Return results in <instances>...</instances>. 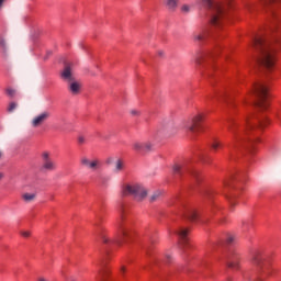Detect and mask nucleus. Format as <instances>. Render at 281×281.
Instances as JSON below:
<instances>
[{
    "label": "nucleus",
    "instance_id": "f257e3e1",
    "mask_svg": "<svg viewBox=\"0 0 281 281\" xmlns=\"http://www.w3.org/2000/svg\"><path fill=\"white\" fill-rule=\"evenodd\" d=\"M267 126V119L259 120L258 125L251 124V121L249 117L245 119V123L243 125L241 130H238V123L234 119L228 120L227 128L232 135H234V140L231 145V148L233 150H240L243 146H245V142H247V138L245 135H249L250 133H254L257 128H265Z\"/></svg>",
    "mask_w": 281,
    "mask_h": 281
},
{
    "label": "nucleus",
    "instance_id": "f03ea898",
    "mask_svg": "<svg viewBox=\"0 0 281 281\" xmlns=\"http://www.w3.org/2000/svg\"><path fill=\"white\" fill-rule=\"evenodd\" d=\"M252 47H256L259 52V57L257 59L259 67L267 69V71H271L273 65H276V57L273 54H276L278 48L273 44L265 41L262 36H255L252 38Z\"/></svg>",
    "mask_w": 281,
    "mask_h": 281
},
{
    "label": "nucleus",
    "instance_id": "7ed1b4c3",
    "mask_svg": "<svg viewBox=\"0 0 281 281\" xmlns=\"http://www.w3.org/2000/svg\"><path fill=\"white\" fill-rule=\"evenodd\" d=\"M248 12H257L260 8H265L273 19H279L281 14V0H258L247 4Z\"/></svg>",
    "mask_w": 281,
    "mask_h": 281
},
{
    "label": "nucleus",
    "instance_id": "20e7f679",
    "mask_svg": "<svg viewBox=\"0 0 281 281\" xmlns=\"http://www.w3.org/2000/svg\"><path fill=\"white\" fill-rule=\"evenodd\" d=\"M202 3L207 8L209 13L211 14L212 25H221L227 14L225 5L214 0H202Z\"/></svg>",
    "mask_w": 281,
    "mask_h": 281
},
{
    "label": "nucleus",
    "instance_id": "39448f33",
    "mask_svg": "<svg viewBox=\"0 0 281 281\" xmlns=\"http://www.w3.org/2000/svg\"><path fill=\"white\" fill-rule=\"evenodd\" d=\"M131 238H133L131 228H128V226L124 225L122 222L119 224V234L115 239L111 240L106 235L101 236V240L104 243V245H117L119 247L124 245V243H128Z\"/></svg>",
    "mask_w": 281,
    "mask_h": 281
},
{
    "label": "nucleus",
    "instance_id": "423d86ee",
    "mask_svg": "<svg viewBox=\"0 0 281 281\" xmlns=\"http://www.w3.org/2000/svg\"><path fill=\"white\" fill-rule=\"evenodd\" d=\"M252 93L256 97L254 102L258 109H267V100H269V90L263 83H256L252 88Z\"/></svg>",
    "mask_w": 281,
    "mask_h": 281
},
{
    "label": "nucleus",
    "instance_id": "0eeeda50",
    "mask_svg": "<svg viewBox=\"0 0 281 281\" xmlns=\"http://www.w3.org/2000/svg\"><path fill=\"white\" fill-rule=\"evenodd\" d=\"M123 194H131L136 201H144V199L148 196V190L142 184H126L123 188Z\"/></svg>",
    "mask_w": 281,
    "mask_h": 281
},
{
    "label": "nucleus",
    "instance_id": "6e6552de",
    "mask_svg": "<svg viewBox=\"0 0 281 281\" xmlns=\"http://www.w3.org/2000/svg\"><path fill=\"white\" fill-rule=\"evenodd\" d=\"M57 168L58 166L56 165V161L52 159L49 151H44L42 154V172H54Z\"/></svg>",
    "mask_w": 281,
    "mask_h": 281
},
{
    "label": "nucleus",
    "instance_id": "1a4fd4ad",
    "mask_svg": "<svg viewBox=\"0 0 281 281\" xmlns=\"http://www.w3.org/2000/svg\"><path fill=\"white\" fill-rule=\"evenodd\" d=\"M252 265L257 267V271L259 273H263L265 276H269V266H267L265 257L260 252H255L252 255Z\"/></svg>",
    "mask_w": 281,
    "mask_h": 281
},
{
    "label": "nucleus",
    "instance_id": "9d476101",
    "mask_svg": "<svg viewBox=\"0 0 281 281\" xmlns=\"http://www.w3.org/2000/svg\"><path fill=\"white\" fill-rule=\"evenodd\" d=\"M173 172L175 175H179V177H183L187 173L191 175V177H194L195 179L199 177V171L190 168L188 164L175 165Z\"/></svg>",
    "mask_w": 281,
    "mask_h": 281
},
{
    "label": "nucleus",
    "instance_id": "9b49d317",
    "mask_svg": "<svg viewBox=\"0 0 281 281\" xmlns=\"http://www.w3.org/2000/svg\"><path fill=\"white\" fill-rule=\"evenodd\" d=\"M49 117H52V113L44 111L32 119L31 125L33 128H38V126H43Z\"/></svg>",
    "mask_w": 281,
    "mask_h": 281
},
{
    "label": "nucleus",
    "instance_id": "f8f14e48",
    "mask_svg": "<svg viewBox=\"0 0 281 281\" xmlns=\"http://www.w3.org/2000/svg\"><path fill=\"white\" fill-rule=\"evenodd\" d=\"M80 164L82 168H87V170H92L93 172L100 168V159L98 158L89 159V157L82 156L80 158Z\"/></svg>",
    "mask_w": 281,
    "mask_h": 281
},
{
    "label": "nucleus",
    "instance_id": "ddd939ff",
    "mask_svg": "<svg viewBox=\"0 0 281 281\" xmlns=\"http://www.w3.org/2000/svg\"><path fill=\"white\" fill-rule=\"evenodd\" d=\"M201 122H203V115L198 114L187 125L188 131H190L191 133H199V131H201Z\"/></svg>",
    "mask_w": 281,
    "mask_h": 281
},
{
    "label": "nucleus",
    "instance_id": "4468645a",
    "mask_svg": "<svg viewBox=\"0 0 281 281\" xmlns=\"http://www.w3.org/2000/svg\"><path fill=\"white\" fill-rule=\"evenodd\" d=\"M60 78L64 82H74L76 77L74 76V69H71L70 65H66L64 70L60 72Z\"/></svg>",
    "mask_w": 281,
    "mask_h": 281
},
{
    "label": "nucleus",
    "instance_id": "2eb2a0df",
    "mask_svg": "<svg viewBox=\"0 0 281 281\" xmlns=\"http://www.w3.org/2000/svg\"><path fill=\"white\" fill-rule=\"evenodd\" d=\"M133 148L136 153H150V150H153V145L150 142H134Z\"/></svg>",
    "mask_w": 281,
    "mask_h": 281
},
{
    "label": "nucleus",
    "instance_id": "dca6fc26",
    "mask_svg": "<svg viewBox=\"0 0 281 281\" xmlns=\"http://www.w3.org/2000/svg\"><path fill=\"white\" fill-rule=\"evenodd\" d=\"M240 258L236 252H231L226 257V265L229 269H238L239 268Z\"/></svg>",
    "mask_w": 281,
    "mask_h": 281
},
{
    "label": "nucleus",
    "instance_id": "f3484780",
    "mask_svg": "<svg viewBox=\"0 0 281 281\" xmlns=\"http://www.w3.org/2000/svg\"><path fill=\"white\" fill-rule=\"evenodd\" d=\"M80 89H82V85H80L76 79L68 83V91L71 92L72 95H78V93H80Z\"/></svg>",
    "mask_w": 281,
    "mask_h": 281
},
{
    "label": "nucleus",
    "instance_id": "a211bd4d",
    "mask_svg": "<svg viewBox=\"0 0 281 281\" xmlns=\"http://www.w3.org/2000/svg\"><path fill=\"white\" fill-rule=\"evenodd\" d=\"M189 229L188 228H180L179 231H176V234L179 236L180 238V245L181 247H183V245L188 244V234H189Z\"/></svg>",
    "mask_w": 281,
    "mask_h": 281
},
{
    "label": "nucleus",
    "instance_id": "6ab92c4d",
    "mask_svg": "<svg viewBox=\"0 0 281 281\" xmlns=\"http://www.w3.org/2000/svg\"><path fill=\"white\" fill-rule=\"evenodd\" d=\"M165 5L171 12H175V10H177V8H179V0H165Z\"/></svg>",
    "mask_w": 281,
    "mask_h": 281
},
{
    "label": "nucleus",
    "instance_id": "aec40b11",
    "mask_svg": "<svg viewBox=\"0 0 281 281\" xmlns=\"http://www.w3.org/2000/svg\"><path fill=\"white\" fill-rule=\"evenodd\" d=\"M183 216L189 221H196V218H199V214L195 213L194 210H188L186 213H183Z\"/></svg>",
    "mask_w": 281,
    "mask_h": 281
},
{
    "label": "nucleus",
    "instance_id": "412c9836",
    "mask_svg": "<svg viewBox=\"0 0 281 281\" xmlns=\"http://www.w3.org/2000/svg\"><path fill=\"white\" fill-rule=\"evenodd\" d=\"M124 170V161L122 159H117L114 164L113 172L116 175Z\"/></svg>",
    "mask_w": 281,
    "mask_h": 281
},
{
    "label": "nucleus",
    "instance_id": "4be33fe9",
    "mask_svg": "<svg viewBox=\"0 0 281 281\" xmlns=\"http://www.w3.org/2000/svg\"><path fill=\"white\" fill-rule=\"evenodd\" d=\"M205 38H207V32H202V33H194L193 34V41H198V42H203L205 41Z\"/></svg>",
    "mask_w": 281,
    "mask_h": 281
},
{
    "label": "nucleus",
    "instance_id": "5701e85b",
    "mask_svg": "<svg viewBox=\"0 0 281 281\" xmlns=\"http://www.w3.org/2000/svg\"><path fill=\"white\" fill-rule=\"evenodd\" d=\"M224 187L225 188H235L236 190H243V187L234 184V179L228 178L224 181Z\"/></svg>",
    "mask_w": 281,
    "mask_h": 281
},
{
    "label": "nucleus",
    "instance_id": "b1692460",
    "mask_svg": "<svg viewBox=\"0 0 281 281\" xmlns=\"http://www.w3.org/2000/svg\"><path fill=\"white\" fill-rule=\"evenodd\" d=\"M22 199L26 203H31V201H34L36 199V194H34V193H24V194H22Z\"/></svg>",
    "mask_w": 281,
    "mask_h": 281
},
{
    "label": "nucleus",
    "instance_id": "393cba45",
    "mask_svg": "<svg viewBox=\"0 0 281 281\" xmlns=\"http://www.w3.org/2000/svg\"><path fill=\"white\" fill-rule=\"evenodd\" d=\"M161 198V191H155L150 196H149V203H155V201H159Z\"/></svg>",
    "mask_w": 281,
    "mask_h": 281
},
{
    "label": "nucleus",
    "instance_id": "a878e982",
    "mask_svg": "<svg viewBox=\"0 0 281 281\" xmlns=\"http://www.w3.org/2000/svg\"><path fill=\"white\" fill-rule=\"evenodd\" d=\"M18 108H19V103L12 101L9 103L7 111L8 113H14V111H16Z\"/></svg>",
    "mask_w": 281,
    "mask_h": 281
},
{
    "label": "nucleus",
    "instance_id": "bb28decb",
    "mask_svg": "<svg viewBox=\"0 0 281 281\" xmlns=\"http://www.w3.org/2000/svg\"><path fill=\"white\" fill-rule=\"evenodd\" d=\"M5 94L8 98H14L16 95V90L9 87L5 89Z\"/></svg>",
    "mask_w": 281,
    "mask_h": 281
},
{
    "label": "nucleus",
    "instance_id": "cd10ccee",
    "mask_svg": "<svg viewBox=\"0 0 281 281\" xmlns=\"http://www.w3.org/2000/svg\"><path fill=\"white\" fill-rule=\"evenodd\" d=\"M211 148H213V150H216L217 148H223V143L215 139L211 143Z\"/></svg>",
    "mask_w": 281,
    "mask_h": 281
},
{
    "label": "nucleus",
    "instance_id": "c85d7f7f",
    "mask_svg": "<svg viewBox=\"0 0 281 281\" xmlns=\"http://www.w3.org/2000/svg\"><path fill=\"white\" fill-rule=\"evenodd\" d=\"M221 49H223V47L217 46L212 53H211V57L214 58V56H218L221 54Z\"/></svg>",
    "mask_w": 281,
    "mask_h": 281
},
{
    "label": "nucleus",
    "instance_id": "c756f323",
    "mask_svg": "<svg viewBox=\"0 0 281 281\" xmlns=\"http://www.w3.org/2000/svg\"><path fill=\"white\" fill-rule=\"evenodd\" d=\"M0 47L1 49H3V52H5V49H8V44L5 43V38L0 37Z\"/></svg>",
    "mask_w": 281,
    "mask_h": 281
},
{
    "label": "nucleus",
    "instance_id": "7c9ffc66",
    "mask_svg": "<svg viewBox=\"0 0 281 281\" xmlns=\"http://www.w3.org/2000/svg\"><path fill=\"white\" fill-rule=\"evenodd\" d=\"M236 199H238V194H233L232 198H229V203L232 205V207H234V205H236Z\"/></svg>",
    "mask_w": 281,
    "mask_h": 281
},
{
    "label": "nucleus",
    "instance_id": "2f4dec72",
    "mask_svg": "<svg viewBox=\"0 0 281 281\" xmlns=\"http://www.w3.org/2000/svg\"><path fill=\"white\" fill-rule=\"evenodd\" d=\"M181 12H183L184 14H188V12H190V5L183 4L181 7Z\"/></svg>",
    "mask_w": 281,
    "mask_h": 281
},
{
    "label": "nucleus",
    "instance_id": "473e14b6",
    "mask_svg": "<svg viewBox=\"0 0 281 281\" xmlns=\"http://www.w3.org/2000/svg\"><path fill=\"white\" fill-rule=\"evenodd\" d=\"M165 262H172V255L170 252L165 254Z\"/></svg>",
    "mask_w": 281,
    "mask_h": 281
},
{
    "label": "nucleus",
    "instance_id": "72a5a7b5",
    "mask_svg": "<svg viewBox=\"0 0 281 281\" xmlns=\"http://www.w3.org/2000/svg\"><path fill=\"white\" fill-rule=\"evenodd\" d=\"M78 144L80 145L87 144V138L82 135L78 136Z\"/></svg>",
    "mask_w": 281,
    "mask_h": 281
},
{
    "label": "nucleus",
    "instance_id": "f704fd0d",
    "mask_svg": "<svg viewBox=\"0 0 281 281\" xmlns=\"http://www.w3.org/2000/svg\"><path fill=\"white\" fill-rule=\"evenodd\" d=\"M21 235L24 236V238H30L31 233H30V231H23V232L21 233Z\"/></svg>",
    "mask_w": 281,
    "mask_h": 281
},
{
    "label": "nucleus",
    "instance_id": "c9c22d12",
    "mask_svg": "<svg viewBox=\"0 0 281 281\" xmlns=\"http://www.w3.org/2000/svg\"><path fill=\"white\" fill-rule=\"evenodd\" d=\"M234 240H236V237H234V236H228L227 237L228 245H232V243H234Z\"/></svg>",
    "mask_w": 281,
    "mask_h": 281
},
{
    "label": "nucleus",
    "instance_id": "e433bc0d",
    "mask_svg": "<svg viewBox=\"0 0 281 281\" xmlns=\"http://www.w3.org/2000/svg\"><path fill=\"white\" fill-rule=\"evenodd\" d=\"M131 115H136V116H137V115H139V111H137V110H132V111H131Z\"/></svg>",
    "mask_w": 281,
    "mask_h": 281
},
{
    "label": "nucleus",
    "instance_id": "4c0bfd02",
    "mask_svg": "<svg viewBox=\"0 0 281 281\" xmlns=\"http://www.w3.org/2000/svg\"><path fill=\"white\" fill-rule=\"evenodd\" d=\"M66 281H78V279H76V277H68L66 278Z\"/></svg>",
    "mask_w": 281,
    "mask_h": 281
},
{
    "label": "nucleus",
    "instance_id": "58836bf2",
    "mask_svg": "<svg viewBox=\"0 0 281 281\" xmlns=\"http://www.w3.org/2000/svg\"><path fill=\"white\" fill-rule=\"evenodd\" d=\"M8 0H0V10L3 9V4L7 2Z\"/></svg>",
    "mask_w": 281,
    "mask_h": 281
},
{
    "label": "nucleus",
    "instance_id": "ea45409f",
    "mask_svg": "<svg viewBox=\"0 0 281 281\" xmlns=\"http://www.w3.org/2000/svg\"><path fill=\"white\" fill-rule=\"evenodd\" d=\"M125 272H126V267L123 266V267L121 268V273H125Z\"/></svg>",
    "mask_w": 281,
    "mask_h": 281
},
{
    "label": "nucleus",
    "instance_id": "a19ab883",
    "mask_svg": "<svg viewBox=\"0 0 281 281\" xmlns=\"http://www.w3.org/2000/svg\"><path fill=\"white\" fill-rule=\"evenodd\" d=\"M195 63H196V65H201V59H199V57H196Z\"/></svg>",
    "mask_w": 281,
    "mask_h": 281
},
{
    "label": "nucleus",
    "instance_id": "79ce46f5",
    "mask_svg": "<svg viewBox=\"0 0 281 281\" xmlns=\"http://www.w3.org/2000/svg\"><path fill=\"white\" fill-rule=\"evenodd\" d=\"M3 158V151L0 149V159Z\"/></svg>",
    "mask_w": 281,
    "mask_h": 281
},
{
    "label": "nucleus",
    "instance_id": "37998d69",
    "mask_svg": "<svg viewBox=\"0 0 281 281\" xmlns=\"http://www.w3.org/2000/svg\"><path fill=\"white\" fill-rule=\"evenodd\" d=\"M158 54H159V56H164V52H161V50L158 52Z\"/></svg>",
    "mask_w": 281,
    "mask_h": 281
},
{
    "label": "nucleus",
    "instance_id": "c03bdc74",
    "mask_svg": "<svg viewBox=\"0 0 281 281\" xmlns=\"http://www.w3.org/2000/svg\"><path fill=\"white\" fill-rule=\"evenodd\" d=\"M254 142H255V140H250V142H249L250 146H254Z\"/></svg>",
    "mask_w": 281,
    "mask_h": 281
},
{
    "label": "nucleus",
    "instance_id": "a18cd8bd",
    "mask_svg": "<svg viewBox=\"0 0 281 281\" xmlns=\"http://www.w3.org/2000/svg\"><path fill=\"white\" fill-rule=\"evenodd\" d=\"M121 221H124V214L121 215Z\"/></svg>",
    "mask_w": 281,
    "mask_h": 281
},
{
    "label": "nucleus",
    "instance_id": "49530a36",
    "mask_svg": "<svg viewBox=\"0 0 281 281\" xmlns=\"http://www.w3.org/2000/svg\"><path fill=\"white\" fill-rule=\"evenodd\" d=\"M0 179H3V173H0Z\"/></svg>",
    "mask_w": 281,
    "mask_h": 281
},
{
    "label": "nucleus",
    "instance_id": "de8ad7c7",
    "mask_svg": "<svg viewBox=\"0 0 281 281\" xmlns=\"http://www.w3.org/2000/svg\"><path fill=\"white\" fill-rule=\"evenodd\" d=\"M274 43L278 45V40H274Z\"/></svg>",
    "mask_w": 281,
    "mask_h": 281
}]
</instances>
